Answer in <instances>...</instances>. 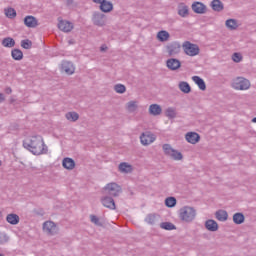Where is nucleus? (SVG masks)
Instances as JSON below:
<instances>
[{"label": "nucleus", "mask_w": 256, "mask_h": 256, "mask_svg": "<svg viewBox=\"0 0 256 256\" xmlns=\"http://www.w3.org/2000/svg\"><path fill=\"white\" fill-rule=\"evenodd\" d=\"M233 222L235 223V225H241L243 223H245V215H243V213H235L233 215Z\"/></svg>", "instance_id": "27"}, {"label": "nucleus", "mask_w": 256, "mask_h": 256, "mask_svg": "<svg viewBox=\"0 0 256 256\" xmlns=\"http://www.w3.org/2000/svg\"><path fill=\"white\" fill-rule=\"evenodd\" d=\"M157 215L155 214H148L145 218L146 223H148L149 225H155V223H157Z\"/></svg>", "instance_id": "37"}, {"label": "nucleus", "mask_w": 256, "mask_h": 256, "mask_svg": "<svg viewBox=\"0 0 256 256\" xmlns=\"http://www.w3.org/2000/svg\"><path fill=\"white\" fill-rule=\"evenodd\" d=\"M252 123H256V117L252 119Z\"/></svg>", "instance_id": "51"}, {"label": "nucleus", "mask_w": 256, "mask_h": 256, "mask_svg": "<svg viewBox=\"0 0 256 256\" xmlns=\"http://www.w3.org/2000/svg\"><path fill=\"white\" fill-rule=\"evenodd\" d=\"M161 229H165V231H173L176 229L175 225L171 222H162L160 224Z\"/></svg>", "instance_id": "35"}, {"label": "nucleus", "mask_w": 256, "mask_h": 256, "mask_svg": "<svg viewBox=\"0 0 256 256\" xmlns=\"http://www.w3.org/2000/svg\"><path fill=\"white\" fill-rule=\"evenodd\" d=\"M5 15L8 17V19H15L17 17V11H15L13 8L5 9Z\"/></svg>", "instance_id": "38"}, {"label": "nucleus", "mask_w": 256, "mask_h": 256, "mask_svg": "<svg viewBox=\"0 0 256 256\" xmlns=\"http://www.w3.org/2000/svg\"><path fill=\"white\" fill-rule=\"evenodd\" d=\"M205 227L207 231H211L212 233H215V231L219 230V224H217V221L213 219H209L205 222Z\"/></svg>", "instance_id": "18"}, {"label": "nucleus", "mask_w": 256, "mask_h": 256, "mask_svg": "<svg viewBox=\"0 0 256 256\" xmlns=\"http://www.w3.org/2000/svg\"><path fill=\"white\" fill-rule=\"evenodd\" d=\"M0 166H1V161H0Z\"/></svg>", "instance_id": "53"}, {"label": "nucleus", "mask_w": 256, "mask_h": 256, "mask_svg": "<svg viewBox=\"0 0 256 256\" xmlns=\"http://www.w3.org/2000/svg\"><path fill=\"white\" fill-rule=\"evenodd\" d=\"M121 193V186L115 182H111L104 187V194L110 197H119Z\"/></svg>", "instance_id": "5"}, {"label": "nucleus", "mask_w": 256, "mask_h": 256, "mask_svg": "<svg viewBox=\"0 0 256 256\" xmlns=\"http://www.w3.org/2000/svg\"><path fill=\"white\" fill-rule=\"evenodd\" d=\"M185 139L188 143H191V145H195L201 141V136L196 132H188L185 135Z\"/></svg>", "instance_id": "14"}, {"label": "nucleus", "mask_w": 256, "mask_h": 256, "mask_svg": "<svg viewBox=\"0 0 256 256\" xmlns=\"http://www.w3.org/2000/svg\"><path fill=\"white\" fill-rule=\"evenodd\" d=\"M5 243H9V235L5 232H0V245H5Z\"/></svg>", "instance_id": "45"}, {"label": "nucleus", "mask_w": 256, "mask_h": 256, "mask_svg": "<svg viewBox=\"0 0 256 256\" xmlns=\"http://www.w3.org/2000/svg\"><path fill=\"white\" fill-rule=\"evenodd\" d=\"M58 29L64 33H71V31H73V23L66 20H60L58 23Z\"/></svg>", "instance_id": "12"}, {"label": "nucleus", "mask_w": 256, "mask_h": 256, "mask_svg": "<svg viewBox=\"0 0 256 256\" xmlns=\"http://www.w3.org/2000/svg\"><path fill=\"white\" fill-rule=\"evenodd\" d=\"M99 9L102 13H111L113 10V3L111 1L104 0L100 3Z\"/></svg>", "instance_id": "17"}, {"label": "nucleus", "mask_w": 256, "mask_h": 256, "mask_svg": "<svg viewBox=\"0 0 256 256\" xmlns=\"http://www.w3.org/2000/svg\"><path fill=\"white\" fill-rule=\"evenodd\" d=\"M140 141L142 145H151L155 141V135L151 134V132L142 133Z\"/></svg>", "instance_id": "15"}, {"label": "nucleus", "mask_w": 256, "mask_h": 256, "mask_svg": "<svg viewBox=\"0 0 256 256\" xmlns=\"http://www.w3.org/2000/svg\"><path fill=\"white\" fill-rule=\"evenodd\" d=\"M162 149L168 157H170L171 153L174 151L173 147H171V144H164L162 146Z\"/></svg>", "instance_id": "43"}, {"label": "nucleus", "mask_w": 256, "mask_h": 256, "mask_svg": "<svg viewBox=\"0 0 256 256\" xmlns=\"http://www.w3.org/2000/svg\"><path fill=\"white\" fill-rule=\"evenodd\" d=\"M11 56L14 61H21V59H23V51L15 48L11 51Z\"/></svg>", "instance_id": "30"}, {"label": "nucleus", "mask_w": 256, "mask_h": 256, "mask_svg": "<svg viewBox=\"0 0 256 256\" xmlns=\"http://www.w3.org/2000/svg\"><path fill=\"white\" fill-rule=\"evenodd\" d=\"M90 221L97 227H103V221H101V219L95 215H90Z\"/></svg>", "instance_id": "42"}, {"label": "nucleus", "mask_w": 256, "mask_h": 256, "mask_svg": "<svg viewBox=\"0 0 256 256\" xmlns=\"http://www.w3.org/2000/svg\"><path fill=\"white\" fill-rule=\"evenodd\" d=\"M179 217L181 221H184L185 223H191L195 221V217H197V211L191 206H184L179 210Z\"/></svg>", "instance_id": "2"}, {"label": "nucleus", "mask_w": 256, "mask_h": 256, "mask_svg": "<svg viewBox=\"0 0 256 256\" xmlns=\"http://www.w3.org/2000/svg\"><path fill=\"white\" fill-rule=\"evenodd\" d=\"M5 93L7 95H11L13 93V89H11V87H7V88H5Z\"/></svg>", "instance_id": "47"}, {"label": "nucleus", "mask_w": 256, "mask_h": 256, "mask_svg": "<svg viewBox=\"0 0 256 256\" xmlns=\"http://www.w3.org/2000/svg\"><path fill=\"white\" fill-rule=\"evenodd\" d=\"M211 7L213 9V11H216L217 13L223 11V9H225V6L223 5V2H221V0H213L211 2Z\"/></svg>", "instance_id": "24"}, {"label": "nucleus", "mask_w": 256, "mask_h": 256, "mask_svg": "<svg viewBox=\"0 0 256 256\" xmlns=\"http://www.w3.org/2000/svg\"><path fill=\"white\" fill-rule=\"evenodd\" d=\"M232 87L236 91H247L251 87V82L244 77H237L232 82Z\"/></svg>", "instance_id": "4"}, {"label": "nucleus", "mask_w": 256, "mask_h": 256, "mask_svg": "<svg viewBox=\"0 0 256 256\" xmlns=\"http://www.w3.org/2000/svg\"><path fill=\"white\" fill-rule=\"evenodd\" d=\"M165 115L168 119H175V117H177V110L173 107H169L166 109Z\"/></svg>", "instance_id": "33"}, {"label": "nucleus", "mask_w": 256, "mask_h": 256, "mask_svg": "<svg viewBox=\"0 0 256 256\" xmlns=\"http://www.w3.org/2000/svg\"><path fill=\"white\" fill-rule=\"evenodd\" d=\"M166 51L169 57H175V55H179L181 53V43L177 41L168 43L166 45Z\"/></svg>", "instance_id": "7"}, {"label": "nucleus", "mask_w": 256, "mask_h": 256, "mask_svg": "<svg viewBox=\"0 0 256 256\" xmlns=\"http://www.w3.org/2000/svg\"><path fill=\"white\" fill-rule=\"evenodd\" d=\"M149 113L150 115L157 117V115H161V113H163V109L159 104H152L149 106Z\"/></svg>", "instance_id": "21"}, {"label": "nucleus", "mask_w": 256, "mask_h": 256, "mask_svg": "<svg viewBox=\"0 0 256 256\" xmlns=\"http://www.w3.org/2000/svg\"><path fill=\"white\" fill-rule=\"evenodd\" d=\"M192 81H194L200 91H205L207 89V84H205V80H203V78H201L200 76H193Z\"/></svg>", "instance_id": "20"}, {"label": "nucleus", "mask_w": 256, "mask_h": 256, "mask_svg": "<svg viewBox=\"0 0 256 256\" xmlns=\"http://www.w3.org/2000/svg\"><path fill=\"white\" fill-rule=\"evenodd\" d=\"M105 49H107V47H101V51H105Z\"/></svg>", "instance_id": "50"}, {"label": "nucleus", "mask_w": 256, "mask_h": 256, "mask_svg": "<svg viewBox=\"0 0 256 256\" xmlns=\"http://www.w3.org/2000/svg\"><path fill=\"white\" fill-rule=\"evenodd\" d=\"M179 89L182 93H191V86L185 81L179 83Z\"/></svg>", "instance_id": "32"}, {"label": "nucleus", "mask_w": 256, "mask_h": 256, "mask_svg": "<svg viewBox=\"0 0 256 256\" xmlns=\"http://www.w3.org/2000/svg\"><path fill=\"white\" fill-rule=\"evenodd\" d=\"M23 147L33 155H47V151H49V148L45 145V141H43V136L41 135H34L26 138L23 141Z\"/></svg>", "instance_id": "1"}, {"label": "nucleus", "mask_w": 256, "mask_h": 256, "mask_svg": "<svg viewBox=\"0 0 256 256\" xmlns=\"http://www.w3.org/2000/svg\"><path fill=\"white\" fill-rule=\"evenodd\" d=\"M6 221L10 225H19L20 218L19 215L11 213L6 216Z\"/></svg>", "instance_id": "22"}, {"label": "nucleus", "mask_w": 256, "mask_h": 256, "mask_svg": "<svg viewBox=\"0 0 256 256\" xmlns=\"http://www.w3.org/2000/svg\"><path fill=\"white\" fill-rule=\"evenodd\" d=\"M2 46L6 47L7 49H11L15 47V39L11 37H6L2 40Z\"/></svg>", "instance_id": "29"}, {"label": "nucleus", "mask_w": 256, "mask_h": 256, "mask_svg": "<svg viewBox=\"0 0 256 256\" xmlns=\"http://www.w3.org/2000/svg\"><path fill=\"white\" fill-rule=\"evenodd\" d=\"M65 117L68 121L75 122L79 119V114L77 112H68Z\"/></svg>", "instance_id": "36"}, {"label": "nucleus", "mask_w": 256, "mask_h": 256, "mask_svg": "<svg viewBox=\"0 0 256 256\" xmlns=\"http://www.w3.org/2000/svg\"><path fill=\"white\" fill-rule=\"evenodd\" d=\"M92 23L96 25V27H105L107 24V16L99 11H95L92 14Z\"/></svg>", "instance_id": "6"}, {"label": "nucleus", "mask_w": 256, "mask_h": 256, "mask_svg": "<svg viewBox=\"0 0 256 256\" xmlns=\"http://www.w3.org/2000/svg\"><path fill=\"white\" fill-rule=\"evenodd\" d=\"M225 25H226L227 29H229L230 31H235V29H237L239 27V24L237 23L236 19L226 20Z\"/></svg>", "instance_id": "28"}, {"label": "nucleus", "mask_w": 256, "mask_h": 256, "mask_svg": "<svg viewBox=\"0 0 256 256\" xmlns=\"http://www.w3.org/2000/svg\"><path fill=\"white\" fill-rule=\"evenodd\" d=\"M242 59H243V56H241L240 53L236 52L232 55V60L234 61V63H241Z\"/></svg>", "instance_id": "46"}, {"label": "nucleus", "mask_w": 256, "mask_h": 256, "mask_svg": "<svg viewBox=\"0 0 256 256\" xmlns=\"http://www.w3.org/2000/svg\"><path fill=\"white\" fill-rule=\"evenodd\" d=\"M0 256H5V254H0Z\"/></svg>", "instance_id": "52"}, {"label": "nucleus", "mask_w": 256, "mask_h": 256, "mask_svg": "<svg viewBox=\"0 0 256 256\" xmlns=\"http://www.w3.org/2000/svg\"><path fill=\"white\" fill-rule=\"evenodd\" d=\"M166 67L170 71H177V69H181V61H179V59L176 58H169L166 61Z\"/></svg>", "instance_id": "9"}, {"label": "nucleus", "mask_w": 256, "mask_h": 256, "mask_svg": "<svg viewBox=\"0 0 256 256\" xmlns=\"http://www.w3.org/2000/svg\"><path fill=\"white\" fill-rule=\"evenodd\" d=\"M62 166L64 167V169H67L68 171H73V169H75V160L66 157L62 160Z\"/></svg>", "instance_id": "19"}, {"label": "nucleus", "mask_w": 256, "mask_h": 256, "mask_svg": "<svg viewBox=\"0 0 256 256\" xmlns=\"http://www.w3.org/2000/svg\"><path fill=\"white\" fill-rule=\"evenodd\" d=\"M24 25L29 29H35L39 25V21L34 16L29 15L24 18Z\"/></svg>", "instance_id": "16"}, {"label": "nucleus", "mask_w": 256, "mask_h": 256, "mask_svg": "<svg viewBox=\"0 0 256 256\" xmlns=\"http://www.w3.org/2000/svg\"><path fill=\"white\" fill-rule=\"evenodd\" d=\"M43 231L47 233V235H57V225H55L53 221H46L43 224Z\"/></svg>", "instance_id": "8"}, {"label": "nucleus", "mask_w": 256, "mask_h": 256, "mask_svg": "<svg viewBox=\"0 0 256 256\" xmlns=\"http://www.w3.org/2000/svg\"><path fill=\"white\" fill-rule=\"evenodd\" d=\"M92 1H93V3H96V5H100L105 0H92Z\"/></svg>", "instance_id": "49"}, {"label": "nucleus", "mask_w": 256, "mask_h": 256, "mask_svg": "<svg viewBox=\"0 0 256 256\" xmlns=\"http://www.w3.org/2000/svg\"><path fill=\"white\" fill-rule=\"evenodd\" d=\"M21 47L23 49H31V47H33V42L29 39L22 40Z\"/></svg>", "instance_id": "44"}, {"label": "nucleus", "mask_w": 256, "mask_h": 256, "mask_svg": "<svg viewBox=\"0 0 256 256\" xmlns=\"http://www.w3.org/2000/svg\"><path fill=\"white\" fill-rule=\"evenodd\" d=\"M5 101V94L0 93V103H3Z\"/></svg>", "instance_id": "48"}, {"label": "nucleus", "mask_w": 256, "mask_h": 256, "mask_svg": "<svg viewBox=\"0 0 256 256\" xmlns=\"http://www.w3.org/2000/svg\"><path fill=\"white\" fill-rule=\"evenodd\" d=\"M166 207L173 208L177 205V199L175 197H168L165 199Z\"/></svg>", "instance_id": "34"}, {"label": "nucleus", "mask_w": 256, "mask_h": 256, "mask_svg": "<svg viewBox=\"0 0 256 256\" xmlns=\"http://www.w3.org/2000/svg\"><path fill=\"white\" fill-rule=\"evenodd\" d=\"M114 91L116 93H118L119 95H123V93H125V91H127V87H125V85H123V84H116V85H114Z\"/></svg>", "instance_id": "39"}, {"label": "nucleus", "mask_w": 256, "mask_h": 256, "mask_svg": "<svg viewBox=\"0 0 256 256\" xmlns=\"http://www.w3.org/2000/svg\"><path fill=\"white\" fill-rule=\"evenodd\" d=\"M178 15L183 18L187 17L189 15V7L185 4H180L178 6Z\"/></svg>", "instance_id": "26"}, {"label": "nucleus", "mask_w": 256, "mask_h": 256, "mask_svg": "<svg viewBox=\"0 0 256 256\" xmlns=\"http://www.w3.org/2000/svg\"><path fill=\"white\" fill-rule=\"evenodd\" d=\"M61 71L66 73V75H73V73H75V66L72 62L63 61L61 65Z\"/></svg>", "instance_id": "13"}, {"label": "nucleus", "mask_w": 256, "mask_h": 256, "mask_svg": "<svg viewBox=\"0 0 256 256\" xmlns=\"http://www.w3.org/2000/svg\"><path fill=\"white\" fill-rule=\"evenodd\" d=\"M170 34L166 30H161L157 33V39L161 43H165V41H169Z\"/></svg>", "instance_id": "25"}, {"label": "nucleus", "mask_w": 256, "mask_h": 256, "mask_svg": "<svg viewBox=\"0 0 256 256\" xmlns=\"http://www.w3.org/2000/svg\"><path fill=\"white\" fill-rule=\"evenodd\" d=\"M118 169L120 173H131L133 171V166L127 162H122L119 164Z\"/></svg>", "instance_id": "23"}, {"label": "nucleus", "mask_w": 256, "mask_h": 256, "mask_svg": "<svg viewBox=\"0 0 256 256\" xmlns=\"http://www.w3.org/2000/svg\"><path fill=\"white\" fill-rule=\"evenodd\" d=\"M127 111H129V113H135V111H137V102L136 101H129L127 103Z\"/></svg>", "instance_id": "40"}, {"label": "nucleus", "mask_w": 256, "mask_h": 256, "mask_svg": "<svg viewBox=\"0 0 256 256\" xmlns=\"http://www.w3.org/2000/svg\"><path fill=\"white\" fill-rule=\"evenodd\" d=\"M192 11L198 15H205L207 13V6L202 2H194L192 4Z\"/></svg>", "instance_id": "11"}, {"label": "nucleus", "mask_w": 256, "mask_h": 256, "mask_svg": "<svg viewBox=\"0 0 256 256\" xmlns=\"http://www.w3.org/2000/svg\"><path fill=\"white\" fill-rule=\"evenodd\" d=\"M183 51L185 55H188V57H197L199 55L201 49H199V45L191 43L189 41H185L182 44Z\"/></svg>", "instance_id": "3"}, {"label": "nucleus", "mask_w": 256, "mask_h": 256, "mask_svg": "<svg viewBox=\"0 0 256 256\" xmlns=\"http://www.w3.org/2000/svg\"><path fill=\"white\" fill-rule=\"evenodd\" d=\"M215 215H216V219L222 222L227 221L229 217V214H227V211L225 210H218Z\"/></svg>", "instance_id": "31"}, {"label": "nucleus", "mask_w": 256, "mask_h": 256, "mask_svg": "<svg viewBox=\"0 0 256 256\" xmlns=\"http://www.w3.org/2000/svg\"><path fill=\"white\" fill-rule=\"evenodd\" d=\"M101 203L103 207H106L107 209H111L112 211H115V200L111 196H103L101 198Z\"/></svg>", "instance_id": "10"}, {"label": "nucleus", "mask_w": 256, "mask_h": 256, "mask_svg": "<svg viewBox=\"0 0 256 256\" xmlns=\"http://www.w3.org/2000/svg\"><path fill=\"white\" fill-rule=\"evenodd\" d=\"M171 159H174V161H181L183 159V154L177 150H172V153L170 154Z\"/></svg>", "instance_id": "41"}]
</instances>
